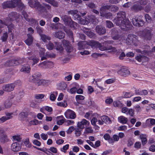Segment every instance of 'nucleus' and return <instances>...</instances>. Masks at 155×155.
<instances>
[{
    "label": "nucleus",
    "instance_id": "8fccbe9b",
    "mask_svg": "<svg viewBox=\"0 0 155 155\" xmlns=\"http://www.w3.org/2000/svg\"><path fill=\"white\" fill-rule=\"evenodd\" d=\"M118 10V8L114 5H110L109 10L111 11L117 12Z\"/></svg>",
    "mask_w": 155,
    "mask_h": 155
},
{
    "label": "nucleus",
    "instance_id": "a19ab883",
    "mask_svg": "<svg viewBox=\"0 0 155 155\" xmlns=\"http://www.w3.org/2000/svg\"><path fill=\"white\" fill-rule=\"evenodd\" d=\"M67 87V84L64 82H61L58 84V88L59 89L63 91L66 89Z\"/></svg>",
    "mask_w": 155,
    "mask_h": 155
},
{
    "label": "nucleus",
    "instance_id": "49530a36",
    "mask_svg": "<svg viewBox=\"0 0 155 155\" xmlns=\"http://www.w3.org/2000/svg\"><path fill=\"white\" fill-rule=\"evenodd\" d=\"M71 28H74L76 29L78 27V24L75 22L73 21L72 20L68 25Z\"/></svg>",
    "mask_w": 155,
    "mask_h": 155
},
{
    "label": "nucleus",
    "instance_id": "c03bdc74",
    "mask_svg": "<svg viewBox=\"0 0 155 155\" xmlns=\"http://www.w3.org/2000/svg\"><path fill=\"white\" fill-rule=\"evenodd\" d=\"M30 20L29 21H27L29 22V23L32 26L35 25H36L38 24V21L32 18H29Z\"/></svg>",
    "mask_w": 155,
    "mask_h": 155
},
{
    "label": "nucleus",
    "instance_id": "cd10ccee",
    "mask_svg": "<svg viewBox=\"0 0 155 155\" xmlns=\"http://www.w3.org/2000/svg\"><path fill=\"white\" fill-rule=\"evenodd\" d=\"M28 38L25 40V42L28 45H31L32 43L33 38L31 35L30 34H27Z\"/></svg>",
    "mask_w": 155,
    "mask_h": 155
},
{
    "label": "nucleus",
    "instance_id": "393cba45",
    "mask_svg": "<svg viewBox=\"0 0 155 155\" xmlns=\"http://www.w3.org/2000/svg\"><path fill=\"white\" fill-rule=\"evenodd\" d=\"M2 7L4 8H13L11 1H7L3 2L2 4Z\"/></svg>",
    "mask_w": 155,
    "mask_h": 155
},
{
    "label": "nucleus",
    "instance_id": "5fc2aeb1",
    "mask_svg": "<svg viewBox=\"0 0 155 155\" xmlns=\"http://www.w3.org/2000/svg\"><path fill=\"white\" fill-rule=\"evenodd\" d=\"M46 47L48 50H51L54 47V45L51 42L49 41L48 43L46 45Z\"/></svg>",
    "mask_w": 155,
    "mask_h": 155
},
{
    "label": "nucleus",
    "instance_id": "f257e3e1",
    "mask_svg": "<svg viewBox=\"0 0 155 155\" xmlns=\"http://www.w3.org/2000/svg\"><path fill=\"white\" fill-rule=\"evenodd\" d=\"M114 22L123 30L127 31L130 29V22L129 20L126 18L124 12H118L117 16L114 19Z\"/></svg>",
    "mask_w": 155,
    "mask_h": 155
},
{
    "label": "nucleus",
    "instance_id": "4c0bfd02",
    "mask_svg": "<svg viewBox=\"0 0 155 155\" xmlns=\"http://www.w3.org/2000/svg\"><path fill=\"white\" fill-rule=\"evenodd\" d=\"M29 60H32L33 61L32 65H34L35 64L37 63L39 61V59L37 58L35 56H32L28 58Z\"/></svg>",
    "mask_w": 155,
    "mask_h": 155
},
{
    "label": "nucleus",
    "instance_id": "aec40b11",
    "mask_svg": "<svg viewBox=\"0 0 155 155\" xmlns=\"http://www.w3.org/2000/svg\"><path fill=\"white\" fill-rule=\"evenodd\" d=\"M61 17L64 22L65 24L67 25H68L72 20L70 17L65 15L62 16Z\"/></svg>",
    "mask_w": 155,
    "mask_h": 155
},
{
    "label": "nucleus",
    "instance_id": "052dcab7",
    "mask_svg": "<svg viewBox=\"0 0 155 155\" xmlns=\"http://www.w3.org/2000/svg\"><path fill=\"white\" fill-rule=\"evenodd\" d=\"M77 88L76 87L71 88L69 91H68L71 94H74L77 92Z\"/></svg>",
    "mask_w": 155,
    "mask_h": 155
},
{
    "label": "nucleus",
    "instance_id": "6e6d98bb",
    "mask_svg": "<svg viewBox=\"0 0 155 155\" xmlns=\"http://www.w3.org/2000/svg\"><path fill=\"white\" fill-rule=\"evenodd\" d=\"M81 129L80 128H77L75 130V134L76 136L77 137H79L81 135Z\"/></svg>",
    "mask_w": 155,
    "mask_h": 155
},
{
    "label": "nucleus",
    "instance_id": "2eb2a0df",
    "mask_svg": "<svg viewBox=\"0 0 155 155\" xmlns=\"http://www.w3.org/2000/svg\"><path fill=\"white\" fill-rule=\"evenodd\" d=\"M41 74L39 72H36L34 75L30 77L29 81L34 83L36 81L38 80L40 78Z\"/></svg>",
    "mask_w": 155,
    "mask_h": 155
},
{
    "label": "nucleus",
    "instance_id": "5701e85b",
    "mask_svg": "<svg viewBox=\"0 0 155 155\" xmlns=\"http://www.w3.org/2000/svg\"><path fill=\"white\" fill-rule=\"evenodd\" d=\"M12 105V103L11 101L9 100H6L4 103L3 108L4 110L10 108Z\"/></svg>",
    "mask_w": 155,
    "mask_h": 155
},
{
    "label": "nucleus",
    "instance_id": "680f3d73",
    "mask_svg": "<svg viewBox=\"0 0 155 155\" xmlns=\"http://www.w3.org/2000/svg\"><path fill=\"white\" fill-rule=\"evenodd\" d=\"M85 131L87 133H91L93 132V130L91 127H88L85 129Z\"/></svg>",
    "mask_w": 155,
    "mask_h": 155
},
{
    "label": "nucleus",
    "instance_id": "09e8293b",
    "mask_svg": "<svg viewBox=\"0 0 155 155\" xmlns=\"http://www.w3.org/2000/svg\"><path fill=\"white\" fill-rule=\"evenodd\" d=\"M21 138L19 135H15L12 137V140L13 141L19 142L21 141Z\"/></svg>",
    "mask_w": 155,
    "mask_h": 155
},
{
    "label": "nucleus",
    "instance_id": "bb28decb",
    "mask_svg": "<svg viewBox=\"0 0 155 155\" xmlns=\"http://www.w3.org/2000/svg\"><path fill=\"white\" fill-rule=\"evenodd\" d=\"M22 63L21 59H13L11 61L9 64L10 66H16Z\"/></svg>",
    "mask_w": 155,
    "mask_h": 155
},
{
    "label": "nucleus",
    "instance_id": "ddd939ff",
    "mask_svg": "<svg viewBox=\"0 0 155 155\" xmlns=\"http://www.w3.org/2000/svg\"><path fill=\"white\" fill-rule=\"evenodd\" d=\"M90 124L89 122L85 119H83L81 121L79 122L77 124V126L79 128L83 129L84 126H88Z\"/></svg>",
    "mask_w": 155,
    "mask_h": 155
},
{
    "label": "nucleus",
    "instance_id": "338daca9",
    "mask_svg": "<svg viewBox=\"0 0 155 155\" xmlns=\"http://www.w3.org/2000/svg\"><path fill=\"white\" fill-rule=\"evenodd\" d=\"M87 6L91 8H96L95 4L93 2L89 3L88 4H86Z\"/></svg>",
    "mask_w": 155,
    "mask_h": 155
},
{
    "label": "nucleus",
    "instance_id": "79ce46f5",
    "mask_svg": "<svg viewBox=\"0 0 155 155\" xmlns=\"http://www.w3.org/2000/svg\"><path fill=\"white\" fill-rule=\"evenodd\" d=\"M55 44V49L58 51L61 52L63 50V48L62 47L61 44L55 42L54 43Z\"/></svg>",
    "mask_w": 155,
    "mask_h": 155
},
{
    "label": "nucleus",
    "instance_id": "c756f323",
    "mask_svg": "<svg viewBox=\"0 0 155 155\" xmlns=\"http://www.w3.org/2000/svg\"><path fill=\"white\" fill-rule=\"evenodd\" d=\"M118 120L119 122L123 124H126L128 121L127 118L123 116L119 117L118 118Z\"/></svg>",
    "mask_w": 155,
    "mask_h": 155
},
{
    "label": "nucleus",
    "instance_id": "7ed1b4c3",
    "mask_svg": "<svg viewBox=\"0 0 155 155\" xmlns=\"http://www.w3.org/2000/svg\"><path fill=\"white\" fill-rule=\"evenodd\" d=\"M117 31L115 30H113L111 33L112 38L115 40L119 39L120 41L122 42H125L128 45H130L132 44L136 45V43L137 42L138 39L137 36L133 34L128 35L127 37L125 39L124 37H120L118 34H117Z\"/></svg>",
    "mask_w": 155,
    "mask_h": 155
},
{
    "label": "nucleus",
    "instance_id": "2f4dec72",
    "mask_svg": "<svg viewBox=\"0 0 155 155\" xmlns=\"http://www.w3.org/2000/svg\"><path fill=\"white\" fill-rule=\"evenodd\" d=\"M46 2L49 3L53 6L58 7V2L55 0H44Z\"/></svg>",
    "mask_w": 155,
    "mask_h": 155
},
{
    "label": "nucleus",
    "instance_id": "a211bd4d",
    "mask_svg": "<svg viewBox=\"0 0 155 155\" xmlns=\"http://www.w3.org/2000/svg\"><path fill=\"white\" fill-rule=\"evenodd\" d=\"M136 59L139 62H145L147 61L148 60V58L145 56L139 55L135 57Z\"/></svg>",
    "mask_w": 155,
    "mask_h": 155
},
{
    "label": "nucleus",
    "instance_id": "f3484780",
    "mask_svg": "<svg viewBox=\"0 0 155 155\" xmlns=\"http://www.w3.org/2000/svg\"><path fill=\"white\" fill-rule=\"evenodd\" d=\"M118 73L122 76H125L130 73L129 71L125 68H123L118 71Z\"/></svg>",
    "mask_w": 155,
    "mask_h": 155
},
{
    "label": "nucleus",
    "instance_id": "20e7f679",
    "mask_svg": "<svg viewBox=\"0 0 155 155\" xmlns=\"http://www.w3.org/2000/svg\"><path fill=\"white\" fill-rule=\"evenodd\" d=\"M87 42L88 47V46H90L92 48H98L101 51L110 50V51L114 52L117 51L116 48L114 47H112L111 46L108 47H104L101 44L97 41L92 40L89 41Z\"/></svg>",
    "mask_w": 155,
    "mask_h": 155
},
{
    "label": "nucleus",
    "instance_id": "9b49d317",
    "mask_svg": "<svg viewBox=\"0 0 155 155\" xmlns=\"http://www.w3.org/2000/svg\"><path fill=\"white\" fill-rule=\"evenodd\" d=\"M20 15L16 12H13L10 13L8 15V18H6L10 21L19 18Z\"/></svg>",
    "mask_w": 155,
    "mask_h": 155
},
{
    "label": "nucleus",
    "instance_id": "7c9ffc66",
    "mask_svg": "<svg viewBox=\"0 0 155 155\" xmlns=\"http://www.w3.org/2000/svg\"><path fill=\"white\" fill-rule=\"evenodd\" d=\"M147 126H150L155 124V119L153 118L147 119L146 121Z\"/></svg>",
    "mask_w": 155,
    "mask_h": 155
},
{
    "label": "nucleus",
    "instance_id": "f8f14e48",
    "mask_svg": "<svg viewBox=\"0 0 155 155\" xmlns=\"http://www.w3.org/2000/svg\"><path fill=\"white\" fill-rule=\"evenodd\" d=\"M101 120H98V124L100 125H103L104 123L106 124H110L111 121L110 119L107 116H103L101 117Z\"/></svg>",
    "mask_w": 155,
    "mask_h": 155
},
{
    "label": "nucleus",
    "instance_id": "dca6fc26",
    "mask_svg": "<svg viewBox=\"0 0 155 155\" xmlns=\"http://www.w3.org/2000/svg\"><path fill=\"white\" fill-rule=\"evenodd\" d=\"M143 36L145 39L148 40H150L151 39L152 35L150 30L147 29L143 30Z\"/></svg>",
    "mask_w": 155,
    "mask_h": 155
},
{
    "label": "nucleus",
    "instance_id": "e2e57ef3",
    "mask_svg": "<svg viewBox=\"0 0 155 155\" xmlns=\"http://www.w3.org/2000/svg\"><path fill=\"white\" fill-rule=\"evenodd\" d=\"M76 100L77 101L80 100H82L84 99V97L81 95H77L75 97Z\"/></svg>",
    "mask_w": 155,
    "mask_h": 155
},
{
    "label": "nucleus",
    "instance_id": "f03ea898",
    "mask_svg": "<svg viewBox=\"0 0 155 155\" xmlns=\"http://www.w3.org/2000/svg\"><path fill=\"white\" fill-rule=\"evenodd\" d=\"M68 14L69 15H72L74 18V20H78V22L80 24L83 25H86L88 23L91 22L92 23L95 24L97 22L98 20L94 15H91L88 16V18H85L83 19L81 18L79 15L78 12V11L70 10L68 12Z\"/></svg>",
    "mask_w": 155,
    "mask_h": 155
},
{
    "label": "nucleus",
    "instance_id": "b1692460",
    "mask_svg": "<svg viewBox=\"0 0 155 155\" xmlns=\"http://www.w3.org/2000/svg\"><path fill=\"white\" fill-rule=\"evenodd\" d=\"M30 67L28 64L23 65L21 66L20 71L21 72H26L28 73L29 72Z\"/></svg>",
    "mask_w": 155,
    "mask_h": 155
},
{
    "label": "nucleus",
    "instance_id": "f704fd0d",
    "mask_svg": "<svg viewBox=\"0 0 155 155\" xmlns=\"http://www.w3.org/2000/svg\"><path fill=\"white\" fill-rule=\"evenodd\" d=\"M57 95L58 93L56 91L51 92L50 96V100L52 101H54L55 100Z\"/></svg>",
    "mask_w": 155,
    "mask_h": 155
},
{
    "label": "nucleus",
    "instance_id": "ea45409f",
    "mask_svg": "<svg viewBox=\"0 0 155 155\" xmlns=\"http://www.w3.org/2000/svg\"><path fill=\"white\" fill-rule=\"evenodd\" d=\"M51 27L52 28H54L55 29H58L59 28V27L61 28L63 27V25L60 23L56 24L52 23L51 24Z\"/></svg>",
    "mask_w": 155,
    "mask_h": 155
},
{
    "label": "nucleus",
    "instance_id": "6e6552de",
    "mask_svg": "<svg viewBox=\"0 0 155 155\" xmlns=\"http://www.w3.org/2000/svg\"><path fill=\"white\" fill-rule=\"evenodd\" d=\"M65 117L67 118L74 119L76 117L75 112L71 110H68L64 113Z\"/></svg>",
    "mask_w": 155,
    "mask_h": 155
},
{
    "label": "nucleus",
    "instance_id": "37998d69",
    "mask_svg": "<svg viewBox=\"0 0 155 155\" xmlns=\"http://www.w3.org/2000/svg\"><path fill=\"white\" fill-rule=\"evenodd\" d=\"M24 144L25 146L27 148H30L31 147L32 145L30 143L29 139L27 138L25 139L24 140Z\"/></svg>",
    "mask_w": 155,
    "mask_h": 155
},
{
    "label": "nucleus",
    "instance_id": "1a4fd4ad",
    "mask_svg": "<svg viewBox=\"0 0 155 155\" xmlns=\"http://www.w3.org/2000/svg\"><path fill=\"white\" fill-rule=\"evenodd\" d=\"M62 42L67 52H70L72 51V46L69 41L64 39L63 40Z\"/></svg>",
    "mask_w": 155,
    "mask_h": 155
},
{
    "label": "nucleus",
    "instance_id": "a878e982",
    "mask_svg": "<svg viewBox=\"0 0 155 155\" xmlns=\"http://www.w3.org/2000/svg\"><path fill=\"white\" fill-rule=\"evenodd\" d=\"M84 32L90 38H92L95 36V34L91 31L88 28H85L84 30Z\"/></svg>",
    "mask_w": 155,
    "mask_h": 155
},
{
    "label": "nucleus",
    "instance_id": "bf43d9fd",
    "mask_svg": "<svg viewBox=\"0 0 155 155\" xmlns=\"http://www.w3.org/2000/svg\"><path fill=\"white\" fill-rule=\"evenodd\" d=\"M57 105L60 107H66L67 106V104L66 102L64 101L58 103Z\"/></svg>",
    "mask_w": 155,
    "mask_h": 155
},
{
    "label": "nucleus",
    "instance_id": "4468645a",
    "mask_svg": "<svg viewBox=\"0 0 155 155\" xmlns=\"http://www.w3.org/2000/svg\"><path fill=\"white\" fill-rule=\"evenodd\" d=\"M15 87V84L12 83L3 86L2 89L4 91H11L14 90Z\"/></svg>",
    "mask_w": 155,
    "mask_h": 155
},
{
    "label": "nucleus",
    "instance_id": "4d7b16f0",
    "mask_svg": "<svg viewBox=\"0 0 155 155\" xmlns=\"http://www.w3.org/2000/svg\"><path fill=\"white\" fill-rule=\"evenodd\" d=\"M25 112H21L19 114L18 116V119L20 120H22L25 117Z\"/></svg>",
    "mask_w": 155,
    "mask_h": 155
},
{
    "label": "nucleus",
    "instance_id": "4be33fe9",
    "mask_svg": "<svg viewBox=\"0 0 155 155\" xmlns=\"http://www.w3.org/2000/svg\"><path fill=\"white\" fill-rule=\"evenodd\" d=\"M19 144L17 142L13 143L11 146L12 150L15 152L18 151L21 149Z\"/></svg>",
    "mask_w": 155,
    "mask_h": 155
},
{
    "label": "nucleus",
    "instance_id": "864d4df0",
    "mask_svg": "<svg viewBox=\"0 0 155 155\" xmlns=\"http://www.w3.org/2000/svg\"><path fill=\"white\" fill-rule=\"evenodd\" d=\"M134 110L132 108H130L128 110L127 112L126 113V114H129L130 116H133L134 114Z\"/></svg>",
    "mask_w": 155,
    "mask_h": 155
},
{
    "label": "nucleus",
    "instance_id": "e433bc0d",
    "mask_svg": "<svg viewBox=\"0 0 155 155\" xmlns=\"http://www.w3.org/2000/svg\"><path fill=\"white\" fill-rule=\"evenodd\" d=\"M43 5L42 6L44 7L45 9L41 11H39L40 12H44L46 10H51V6L49 5L46 3H43L42 4Z\"/></svg>",
    "mask_w": 155,
    "mask_h": 155
},
{
    "label": "nucleus",
    "instance_id": "423d86ee",
    "mask_svg": "<svg viewBox=\"0 0 155 155\" xmlns=\"http://www.w3.org/2000/svg\"><path fill=\"white\" fill-rule=\"evenodd\" d=\"M133 25L136 26H142L144 24V21L140 16H136L134 17L132 21Z\"/></svg>",
    "mask_w": 155,
    "mask_h": 155
},
{
    "label": "nucleus",
    "instance_id": "58836bf2",
    "mask_svg": "<svg viewBox=\"0 0 155 155\" xmlns=\"http://www.w3.org/2000/svg\"><path fill=\"white\" fill-rule=\"evenodd\" d=\"M8 139L7 137V136L5 134H2L0 138V141L3 143H5L6 142H8Z\"/></svg>",
    "mask_w": 155,
    "mask_h": 155
},
{
    "label": "nucleus",
    "instance_id": "13d9d810",
    "mask_svg": "<svg viewBox=\"0 0 155 155\" xmlns=\"http://www.w3.org/2000/svg\"><path fill=\"white\" fill-rule=\"evenodd\" d=\"M38 121L36 120H33L31 121L29 123L28 126H31L32 125H36L38 124Z\"/></svg>",
    "mask_w": 155,
    "mask_h": 155
},
{
    "label": "nucleus",
    "instance_id": "de8ad7c7",
    "mask_svg": "<svg viewBox=\"0 0 155 155\" xmlns=\"http://www.w3.org/2000/svg\"><path fill=\"white\" fill-rule=\"evenodd\" d=\"M38 66L43 69H46L47 68V61H44L38 64Z\"/></svg>",
    "mask_w": 155,
    "mask_h": 155
},
{
    "label": "nucleus",
    "instance_id": "0e129e2a",
    "mask_svg": "<svg viewBox=\"0 0 155 155\" xmlns=\"http://www.w3.org/2000/svg\"><path fill=\"white\" fill-rule=\"evenodd\" d=\"M115 81V80L113 78L109 79L106 80L104 83H106L107 84H110L113 83Z\"/></svg>",
    "mask_w": 155,
    "mask_h": 155
},
{
    "label": "nucleus",
    "instance_id": "774afa93",
    "mask_svg": "<svg viewBox=\"0 0 155 155\" xmlns=\"http://www.w3.org/2000/svg\"><path fill=\"white\" fill-rule=\"evenodd\" d=\"M47 68H51L54 67V63L51 61H47Z\"/></svg>",
    "mask_w": 155,
    "mask_h": 155
},
{
    "label": "nucleus",
    "instance_id": "3c124183",
    "mask_svg": "<svg viewBox=\"0 0 155 155\" xmlns=\"http://www.w3.org/2000/svg\"><path fill=\"white\" fill-rule=\"evenodd\" d=\"M22 15L23 16L24 18L27 21H29V16L25 12L23 11L22 12Z\"/></svg>",
    "mask_w": 155,
    "mask_h": 155
},
{
    "label": "nucleus",
    "instance_id": "39448f33",
    "mask_svg": "<svg viewBox=\"0 0 155 155\" xmlns=\"http://www.w3.org/2000/svg\"><path fill=\"white\" fill-rule=\"evenodd\" d=\"M28 3L30 6L32 8H35L39 12L44 9V7L42 6L37 0H30L28 1Z\"/></svg>",
    "mask_w": 155,
    "mask_h": 155
},
{
    "label": "nucleus",
    "instance_id": "9d476101",
    "mask_svg": "<svg viewBox=\"0 0 155 155\" xmlns=\"http://www.w3.org/2000/svg\"><path fill=\"white\" fill-rule=\"evenodd\" d=\"M10 22L11 21H8L7 19H4L3 22L2 20H0V23L2 25H5L8 26V32H11L12 31L11 29L12 28H14V26L13 24H11L9 25H8L9 24H10Z\"/></svg>",
    "mask_w": 155,
    "mask_h": 155
},
{
    "label": "nucleus",
    "instance_id": "473e14b6",
    "mask_svg": "<svg viewBox=\"0 0 155 155\" xmlns=\"http://www.w3.org/2000/svg\"><path fill=\"white\" fill-rule=\"evenodd\" d=\"M40 37L42 40L44 42H47L48 41L50 40L51 39L50 37L44 34L41 35Z\"/></svg>",
    "mask_w": 155,
    "mask_h": 155
},
{
    "label": "nucleus",
    "instance_id": "c85d7f7f",
    "mask_svg": "<svg viewBox=\"0 0 155 155\" xmlns=\"http://www.w3.org/2000/svg\"><path fill=\"white\" fill-rule=\"evenodd\" d=\"M54 36L55 37L61 39L64 38L65 34L61 31L56 32L54 34Z\"/></svg>",
    "mask_w": 155,
    "mask_h": 155
},
{
    "label": "nucleus",
    "instance_id": "6ab92c4d",
    "mask_svg": "<svg viewBox=\"0 0 155 155\" xmlns=\"http://www.w3.org/2000/svg\"><path fill=\"white\" fill-rule=\"evenodd\" d=\"M87 42L86 41H81L78 43V48L79 50H81L85 48H87Z\"/></svg>",
    "mask_w": 155,
    "mask_h": 155
},
{
    "label": "nucleus",
    "instance_id": "72a5a7b5",
    "mask_svg": "<svg viewBox=\"0 0 155 155\" xmlns=\"http://www.w3.org/2000/svg\"><path fill=\"white\" fill-rule=\"evenodd\" d=\"M8 38V34L7 32L3 33L1 37L3 42H6Z\"/></svg>",
    "mask_w": 155,
    "mask_h": 155
},
{
    "label": "nucleus",
    "instance_id": "412c9836",
    "mask_svg": "<svg viewBox=\"0 0 155 155\" xmlns=\"http://www.w3.org/2000/svg\"><path fill=\"white\" fill-rule=\"evenodd\" d=\"M96 31L99 35H102L106 32V30L104 28L101 26H97L96 28Z\"/></svg>",
    "mask_w": 155,
    "mask_h": 155
},
{
    "label": "nucleus",
    "instance_id": "69168bd1",
    "mask_svg": "<svg viewBox=\"0 0 155 155\" xmlns=\"http://www.w3.org/2000/svg\"><path fill=\"white\" fill-rule=\"evenodd\" d=\"M102 16H105L107 18H110L112 16V14L111 13H108L105 14H101Z\"/></svg>",
    "mask_w": 155,
    "mask_h": 155
},
{
    "label": "nucleus",
    "instance_id": "c9c22d12",
    "mask_svg": "<svg viewBox=\"0 0 155 155\" xmlns=\"http://www.w3.org/2000/svg\"><path fill=\"white\" fill-rule=\"evenodd\" d=\"M143 8V7L141 5L135 4L133 6L131 9L132 10L134 11H137L141 10Z\"/></svg>",
    "mask_w": 155,
    "mask_h": 155
},
{
    "label": "nucleus",
    "instance_id": "0eeeda50",
    "mask_svg": "<svg viewBox=\"0 0 155 155\" xmlns=\"http://www.w3.org/2000/svg\"><path fill=\"white\" fill-rule=\"evenodd\" d=\"M13 8L17 6L19 8L23 9L25 8L24 5L21 2V0H11Z\"/></svg>",
    "mask_w": 155,
    "mask_h": 155
},
{
    "label": "nucleus",
    "instance_id": "603ef678",
    "mask_svg": "<svg viewBox=\"0 0 155 155\" xmlns=\"http://www.w3.org/2000/svg\"><path fill=\"white\" fill-rule=\"evenodd\" d=\"M91 124L94 126H96V123L98 122V120H97V118L96 117H93L91 120Z\"/></svg>",
    "mask_w": 155,
    "mask_h": 155
},
{
    "label": "nucleus",
    "instance_id": "a18cd8bd",
    "mask_svg": "<svg viewBox=\"0 0 155 155\" xmlns=\"http://www.w3.org/2000/svg\"><path fill=\"white\" fill-rule=\"evenodd\" d=\"M110 5H107L105 6H102L100 8V14H103L104 11L106 10H109L110 9Z\"/></svg>",
    "mask_w": 155,
    "mask_h": 155
}]
</instances>
